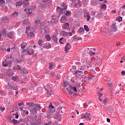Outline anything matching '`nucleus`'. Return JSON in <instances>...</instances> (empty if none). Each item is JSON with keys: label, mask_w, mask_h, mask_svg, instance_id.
<instances>
[{"label": "nucleus", "mask_w": 125, "mask_h": 125, "mask_svg": "<svg viewBox=\"0 0 125 125\" xmlns=\"http://www.w3.org/2000/svg\"><path fill=\"white\" fill-rule=\"evenodd\" d=\"M68 91V93H69L70 94L72 95L73 94V92L72 91V90H67Z\"/></svg>", "instance_id": "56"}, {"label": "nucleus", "mask_w": 125, "mask_h": 125, "mask_svg": "<svg viewBox=\"0 0 125 125\" xmlns=\"http://www.w3.org/2000/svg\"><path fill=\"white\" fill-rule=\"evenodd\" d=\"M87 19V21H89V20H90V19L91 18V17H90V16H87V17H86Z\"/></svg>", "instance_id": "52"}, {"label": "nucleus", "mask_w": 125, "mask_h": 125, "mask_svg": "<svg viewBox=\"0 0 125 125\" xmlns=\"http://www.w3.org/2000/svg\"><path fill=\"white\" fill-rule=\"evenodd\" d=\"M1 21L4 24H5V23H7V22L9 21V20L8 19V18H7V17H2Z\"/></svg>", "instance_id": "11"}, {"label": "nucleus", "mask_w": 125, "mask_h": 125, "mask_svg": "<svg viewBox=\"0 0 125 125\" xmlns=\"http://www.w3.org/2000/svg\"><path fill=\"white\" fill-rule=\"evenodd\" d=\"M52 39L54 41V42H57V41L58 40V39H57V37L55 36H53Z\"/></svg>", "instance_id": "33"}, {"label": "nucleus", "mask_w": 125, "mask_h": 125, "mask_svg": "<svg viewBox=\"0 0 125 125\" xmlns=\"http://www.w3.org/2000/svg\"><path fill=\"white\" fill-rule=\"evenodd\" d=\"M99 100L100 101H102V97H103V94L99 93Z\"/></svg>", "instance_id": "30"}, {"label": "nucleus", "mask_w": 125, "mask_h": 125, "mask_svg": "<svg viewBox=\"0 0 125 125\" xmlns=\"http://www.w3.org/2000/svg\"><path fill=\"white\" fill-rule=\"evenodd\" d=\"M112 30L113 32H117V31L118 30V29L117 28V27H116V23H113L112 25Z\"/></svg>", "instance_id": "16"}, {"label": "nucleus", "mask_w": 125, "mask_h": 125, "mask_svg": "<svg viewBox=\"0 0 125 125\" xmlns=\"http://www.w3.org/2000/svg\"><path fill=\"white\" fill-rule=\"evenodd\" d=\"M125 10V4L123 5V6L120 8V10H119V13L122 12V11L124 12Z\"/></svg>", "instance_id": "26"}, {"label": "nucleus", "mask_w": 125, "mask_h": 125, "mask_svg": "<svg viewBox=\"0 0 125 125\" xmlns=\"http://www.w3.org/2000/svg\"><path fill=\"white\" fill-rule=\"evenodd\" d=\"M42 40H40L38 41V44L39 45H42Z\"/></svg>", "instance_id": "42"}, {"label": "nucleus", "mask_w": 125, "mask_h": 125, "mask_svg": "<svg viewBox=\"0 0 125 125\" xmlns=\"http://www.w3.org/2000/svg\"><path fill=\"white\" fill-rule=\"evenodd\" d=\"M5 110V107L1 108L0 107V111H4Z\"/></svg>", "instance_id": "53"}, {"label": "nucleus", "mask_w": 125, "mask_h": 125, "mask_svg": "<svg viewBox=\"0 0 125 125\" xmlns=\"http://www.w3.org/2000/svg\"><path fill=\"white\" fill-rule=\"evenodd\" d=\"M69 85H70V84H68V83H63V86H65V87H67V86H68V87H69Z\"/></svg>", "instance_id": "51"}, {"label": "nucleus", "mask_w": 125, "mask_h": 125, "mask_svg": "<svg viewBox=\"0 0 125 125\" xmlns=\"http://www.w3.org/2000/svg\"><path fill=\"white\" fill-rule=\"evenodd\" d=\"M83 106H84V108H86V107H87V105L86 104V103L83 104Z\"/></svg>", "instance_id": "63"}, {"label": "nucleus", "mask_w": 125, "mask_h": 125, "mask_svg": "<svg viewBox=\"0 0 125 125\" xmlns=\"http://www.w3.org/2000/svg\"><path fill=\"white\" fill-rule=\"evenodd\" d=\"M108 101V99H106L105 100H103L104 103H106Z\"/></svg>", "instance_id": "62"}, {"label": "nucleus", "mask_w": 125, "mask_h": 125, "mask_svg": "<svg viewBox=\"0 0 125 125\" xmlns=\"http://www.w3.org/2000/svg\"><path fill=\"white\" fill-rule=\"evenodd\" d=\"M83 74V70L81 69L80 70H77L73 72V76H76L77 78H80Z\"/></svg>", "instance_id": "3"}, {"label": "nucleus", "mask_w": 125, "mask_h": 125, "mask_svg": "<svg viewBox=\"0 0 125 125\" xmlns=\"http://www.w3.org/2000/svg\"><path fill=\"white\" fill-rule=\"evenodd\" d=\"M12 79L13 81H16V80H17L16 77H15L14 76L12 77Z\"/></svg>", "instance_id": "55"}, {"label": "nucleus", "mask_w": 125, "mask_h": 125, "mask_svg": "<svg viewBox=\"0 0 125 125\" xmlns=\"http://www.w3.org/2000/svg\"><path fill=\"white\" fill-rule=\"evenodd\" d=\"M45 89L47 90V94L48 96H51V94H52V91H51V87H50V85L48 84L45 86Z\"/></svg>", "instance_id": "4"}, {"label": "nucleus", "mask_w": 125, "mask_h": 125, "mask_svg": "<svg viewBox=\"0 0 125 125\" xmlns=\"http://www.w3.org/2000/svg\"><path fill=\"white\" fill-rule=\"evenodd\" d=\"M62 40H63V38H61L60 39V43L63 44V42H62Z\"/></svg>", "instance_id": "59"}, {"label": "nucleus", "mask_w": 125, "mask_h": 125, "mask_svg": "<svg viewBox=\"0 0 125 125\" xmlns=\"http://www.w3.org/2000/svg\"><path fill=\"white\" fill-rule=\"evenodd\" d=\"M13 116H15V119H18L19 118V114L18 113H16V114H13Z\"/></svg>", "instance_id": "41"}, {"label": "nucleus", "mask_w": 125, "mask_h": 125, "mask_svg": "<svg viewBox=\"0 0 125 125\" xmlns=\"http://www.w3.org/2000/svg\"><path fill=\"white\" fill-rule=\"evenodd\" d=\"M45 38H46L47 41L48 42L50 41V40H51V38H50V36L49 35H47L45 36Z\"/></svg>", "instance_id": "28"}, {"label": "nucleus", "mask_w": 125, "mask_h": 125, "mask_svg": "<svg viewBox=\"0 0 125 125\" xmlns=\"http://www.w3.org/2000/svg\"><path fill=\"white\" fill-rule=\"evenodd\" d=\"M69 86L66 88L67 90H74V91H77V87L76 86L72 87L71 85H68Z\"/></svg>", "instance_id": "9"}, {"label": "nucleus", "mask_w": 125, "mask_h": 125, "mask_svg": "<svg viewBox=\"0 0 125 125\" xmlns=\"http://www.w3.org/2000/svg\"><path fill=\"white\" fill-rule=\"evenodd\" d=\"M81 119L83 120V119H86L85 114H82L81 117Z\"/></svg>", "instance_id": "43"}, {"label": "nucleus", "mask_w": 125, "mask_h": 125, "mask_svg": "<svg viewBox=\"0 0 125 125\" xmlns=\"http://www.w3.org/2000/svg\"><path fill=\"white\" fill-rule=\"evenodd\" d=\"M93 52H91L90 51H88L87 53L90 55V56H95V49H93Z\"/></svg>", "instance_id": "14"}, {"label": "nucleus", "mask_w": 125, "mask_h": 125, "mask_svg": "<svg viewBox=\"0 0 125 125\" xmlns=\"http://www.w3.org/2000/svg\"><path fill=\"white\" fill-rule=\"evenodd\" d=\"M45 47L47 49H48L49 48H51V44H47V45H45Z\"/></svg>", "instance_id": "34"}, {"label": "nucleus", "mask_w": 125, "mask_h": 125, "mask_svg": "<svg viewBox=\"0 0 125 125\" xmlns=\"http://www.w3.org/2000/svg\"><path fill=\"white\" fill-rule=\"evenodd\" d=\"M26 46H27V43H26V42H23L21 44V47L22 48H25V47H26Z\"/></svg>", "instance_id": "32"}, {"label": "nucleus", "mask_w": 125, "mask_h": 125, "mask_svg": "<svg viewBox=\"0 0 125 125\" xmlns=\"http://www.w3.org/2000/svg\"><path fill=\"white\" fill-rule=\"evenodd\" d=\"M40 27L41 28V30H44V29H45V26L42 25V24H40Z\"/></svg>", "instance_id": "44"}, {"label": "nucleus", "mask_w": 125, "mask_h": 125, "mask_svg": "<svg viewBox=\"0 0 125 125\" xmlns=\"http://www.w3.org/2000/svg\"><path fill=\"white\" fill-rule=\"evenodd\" d=\"M117 20L118 21V22H122L123 21V17H119L117 18Z\"/></svg>", "instance_id": "37"}, {"label": "nucleus", "mask_w": 125, "mask_h": 125, "mask_svg": "<svg viewBox=\"0 0 125 125\" xmlns=\"http://www.w3.org/2000/svg\"><path fill=\"white\" fill-rule=\"evenodd\" d=\"M70 48H71V45L70 44V43L68 42L66 44L65 47H64V51L65 53H68V50H69Z\"/></svg>", "instance_id": "7"}, {"label": "nucleus", "mask_w": 125, "mask_h": 125, "mask_svg": "<svg viewBox=\"0 0 125 125\" xmlns=\"http://www.w3.org/2000/svg\"><path fill=\"white\" fill-rule=\"evenodd\" d=\"M89 15V13L88 12H87V11H85L84 12V18H86V17H87Z\"/></svg>", "instance_id": "31"}, {"label": "nucleus", "mask_w": 125, "mask_h": 125, "mask_svg": "<svg viewBox=\"0 0 125 125\" xmlns=\"http://www.w3.org/2000/svg\"><path fill=\"white\" fill-rule=\"evenodd\" d=\"M68 27H70V23H69V22H66L65 24H63V26H62V29H66Z\"/></svg>", "instance_id": "22"}, {"label": "nucleus", "mask_w": 125, "mask_h": 125, "mask_svg": "<svg viewBox=\"0 0 125 125\" xmlns=\"http://www.w3.org/2000/svg\"><path fill=\"white\" fill-rule=\"evenodd\" d=\"M105 82H106V83L107 84V85H108V86H113V82H112V81H111V80H107L105 81Z\"/></svg>", "instance_id": "17"}, {"label": "nucleus", "mask_w": 125, "mask_h": 125, "mask_svg": "<svg viewBox=\"0 0 125 125\" xmlns=\"http://www.w3.org/2000/svg\"><path fill=\"white\" fill-rule=\"evenodd\" d=\"M24 24H26V25H29L30 24V21L27 20H25L23 21Z\"/></svg>", "instance_id": "45"}, {"label": "nucleus", "mask_w": 125, "mask_h": 125, "mask_svg": "<svg viewBox=\"0 0 125 125\" xmlns=\"http://www.w3.org/2000/svg\"><path fill=\"white\" fill-rule=\"evenodd\" d=\"M24 112L25 113L26 115H29V111L26 110H24Z\"/></svg>", "instance_id": "54"}, {"label": "nucleus", "mask_w": 125, "mask_h": 125, "mask_svg": "<svg viewBox=\"0 0 125 125\" xmlns=\"http://www.w3.org/2000/svg\"><path fill=\"white\" fill-rule=\"evenodd\" d=\"M117 46H119V45H121V42H118L116 43Z\"/></svg>", "instance_id": "57"}, {"label": "nucleus", "mask_w": 125, "mask_h": 125, "mask_svg": "<svg viewBox=\"0 0 125 125\" xmlns=\"http://www.w3.org/2000/svg\"><path fill=\"white\" fill-rule=\"evenodd\" d=\"M62 34L63 37H67L68 36V32H65V31H62Z\"/></svg>", "instance_id": "27"}, {"label": "nucleus", "mask_w": 125, "mask_h": 125, "mask_svg": "<svg viewBox=\"0 0 125 125\" xmlns=\"http://www.w3.org/2000/svg\"><path fill=\"white\" fill-rule=\"evenodd\" d=\"M24 11L25 12H26V13H27V14H31L32 13V9H29V8H25L24 9Z\"/></svg>", "instance_id": "19"}, {"label": "nucleus", "mask_w": 125, "mask_h": 125, "mask_svg": "<svg viewBox=\"0 0 125 125\" xmlns=\"http://www.w3.org/2000/svg\"><path fill=\"white\" fill-rule=\"evenodd\" d=\"M49 109L51 113H55V109H54V106H52V104H50L49 105Z\"/></svg>", "instance_id": "8"}, {"label": "nucleus", "mask_w": 125, "mask_h": 125, "mask_svg": "<svg viewBox=\"0 0 125 125\" xmlns=\"http://www.w3.org/2000/svg\"><path fill=\"white\" fill-rule=\"evenodd\" d=\"M121 74H122V75H123V76H125V71H122Z\"/></svg>", "instance_id": "61"}, {"label": "nucleus", "mask_w": 125, "mask_h": 125, "mask_svg": "<svg viewBox=\"0 0 125 125\" xmlns=\"http://www.w3.org/2000/svg\"><path fill=\"white\" fill-rule=\"evenodd\" d=\"M29 3L28 0H19L17 1L16 6H21V5H23V4L24 6H28Z\"/></svg>", "instance_id": "2"}, {"label": "nucleus", "mask_w": 125, "mask_h": 125, "mask_svg": "<svg viewBox=\"0 0 125 125\" xmlns=\"http://www.w3.org/2000/svg\"><path fill=\"white\" fill-rule=\"evenodd\" d=\"M51 76L52 78H55V73H54V72H52L51 73Z\"/></svg>", "instance_id": "48"}, {"label": "nucleus", "mask_w": 125, "mask_h": 125, "mask_svg": "<svg viewBox=\"0 0 125 125\" xmlns=\"http://www.w3.org/2000/svg\"><path fill=\"white\" fill-rule=\"evenodd\" d=\"M73 39L75 41H77V40H78L79 37H78V36L75 35L73 37Z\"/></svg>", "instance_id": "46"}, {"label": "nucleus", "mask_w": 125, "mask_h": 125, "mask_svg": "<svg viewBox=\"0 0 125 125\" xmlns=\"http://www.w3.org/2000/svg\"><path fill=\"white\" fill-rule=\"evenodd\" d=\"M12 123L14 125H16V124H18V121L16 119H13Z\"/></svg>", "instance_id": "36"}, {"label": "nucleus", "mask_w": 125, "mask_h": 125, "mask_svg": "<svg viewBox=\"0 0 125 125\" xmlns=\"http://www.w3.org/2000/svg\"><path fill=\"white\" fill-rule=\"evenodd\" d=\"M21 73H23V74H28V71L25 69H21Z\"/></svg>", "instance_id": "39"}, {"label": "nucleus", "mask_w": 125, "mask_h": 125, "mask_svg": "<svg viewBox=\"0 0 125 125\" xmlns=\"http://www.w3.org/2000/svg\"><path fill=\"white\" fill-rule=\"evenodd\" d=\"M50 66L49 67V69H50L51 68H53V63H50Z\"/></svg>", "instance_id": "49"}, {"label": "nucleus", "mask_w": 125, "mask_h": 125, "mask_svg": "<svg viewBox=\"0 0 125 125\" xmlns=\"http://www.w3.org/2000/svg\"><path fill=\"white\" fill-rule=\"evenodd\" d=\"M61 5L62 6V7H63V8H62L60 7H57V10L58 12L60 13V14H64L66 16L70 17L71 15V11H69V10L66 11V9H67V7L68 6V5H67V4L64 2H62L61 3Z\"/></svg>", "instance_id": "1"}, {"label": "nucleus", "mask_w": 125, "mask_h": 125, "mask_svg": "<svg viewBox=\"0 0 125 125\" xmlns=\"http://www.w3.org/2000/svg\"><path fill=\"white\" fill-rule=\"evenodd\" d=\"M67 21V17L66 16L63 15L61 17V23H65Z\"/></svg>", "instance_id": "13"}, {"label": "nucleus", "mask_w": 125, "mask_h": 125, "mask_svg": "<svg viewBox=\"0 0 125 125\" xmlns=\"http://www.w3.org/2000/svg\"><path fill=\"white\" fill-rule=\"evenodd\" d=\"M13 70H21V67L19 65H16L13 67Z\"/></svg>", "instance_id": "21"}, {"label": "nucleus", "mask_w": 125, "mask_h": 125, "mask_svg": "<svg viewBox=\"0 0 125 125\" xmlns=\"http://www.w3.org/2000/svg\"><path fill=\"white\" fill-rule=\"evenodd\" d=\"M91 3L93 5H94V4H98V2H97V1L96 0H93L91 2Z\"/></svg>", "instance_id": "40"}, {"label": "nucleus", "mask_w": 125, "mask_h": 125, "mask_svg": "<svg viewBox=\"0 0 125 125\" xmlns=\"http://www.w3.org/2000/svg\"><path fill=\"white\" fill-rule=\"evenodd\" d=\"M8 88H12V89L13 90H16V89H17V86L13 87V86H12L11 85L8 86Z\"/></svg>", "instance_id": "29"}, {"label": "nucleus", "mask_w": 125, "mask_h": 125, "mask_svg": "<svg viewBox=\"0 0 125 125\" xmlns=\"http://www.w3.org/2000/svg\"><path fill=\"white\" fill-rule=\"evenodd\" d=\"M27 53L28 54V55L30 56L32 55V54L31 53V52L30 51H27Z\"/></svg>", "instance_id": "58"}, {"label": "nucleus", "mask_w": 125, "mask_h": 125, "mask_svg": "<svg viewBox=\"0 0 125 125\" xmlns=\"http://www.w3.org/2000/svg\"><path fill=\"white\" fill-rule=\"evenodd\" d=\"M68 36H70V37L73 36V33L72 32H69L68 34Z\"/></svg>", "instance_id": "60"}, {"label": "nucleus", "mask_w": 125, "mask_h": 125, "mask_svg": "<svg viewBox=\"0 0 125 125\" xmlns=\"http://www.w3.org/2000/svg\"><path fill=\"white\" fill-rule=\"evenodd\" d=\"M29 110H30V112L32 113V114H37V107H36L35 106L29 108Z\"/></svg>", "instance_id": "10"}, {"label": "nucleus", "mask_w": 125, "mask_h": 125, "mask_svg": "<svg viewBox=\"0 0 125 125\" xmlns=\"http://www.w3.org/2000/svg\"><path fill=\"white\" fill-rule=\"evenodd\" d=\"M26 105L31 107V108H33L36 106V104L34 103L33 102H27L26 103Z\"/></svg>", "instance_id": "12"}, {"label": "nucleus", "mask_w": 125, "mask_h": 125, "mask_svg": "<svg viewBox=\"0 0 125 125\" xmlns=\"http://www.w3.org/2000/svg\"><path fill=\"white\" fill-rule=\"evenodd\" d=\"M101 8L103 10H106V8H107V5L105 4H102L101 5Z\"/></svg>", "instance_id": "20"}, {"label": "nucleus", "mask_w": 125, "mask_h": 125, "mask_svg": "<svg viewBox=\"0 0 125 125\" xmlns=\"http://www.w3.org/2000/svg\"><path fill=\"white\" fill-rule=\"evenodd\" d=\"M5 61L2 62V65L4 67H7L8 66L9 62L6 61V58H4Z\"/></svg>", "instance_id": "15"}, {"label": "nucleus", "mask_w": 125, "mask_h": 125, "mask_svg": "<svg viewBox=\"0 0 125 125\" xmlns=\"http://www.w3.org/2000/svg\"><path fill=\"white\" fill-rule=\"evenodd\" d=\"M82 2H81V1H79L78 3L76 4V5H80V6H82Z\"/></svg>", "instance_id": "47"}, {"label": "nucleus", "mask_w": 125, "mask_h": 125, "mask_svg": "<svg viewBox=\"0 0 125 125\" xmlns=\"http://www.w3.org/2000/svg\"><path fill=\"white\" fill-rule=\"evenodd\" d=\"M5 1L4 0H0V3H4Z\"/></svg>", "instance_id": "64"}, {"label": "nucleus", "mask_w": 125, "mask_h": 125, "mask_svg": "<svg viewBox=\"0 0 125 125\" xmlns=\"http://www.w3.org/2000/svg\"><path fill=\"white\" fill-rule=\"evenodd\" d=\"M59 17H60V15L59 17H57L56 16H53L52 20L48 21L49 23L50 24H52L53 23H56V21H55V20H57V19H58Z\"/></svg>", "instance_id": "6"}, {"label": "nucleus", "mask_w": 125, "mask_h": 125, "mask_svg": "<svg viewBox=\"0 0 125 125\" xmlns=\"http://www.w3.org/2000/svg\"><path fill=\"white\" fill-rule=\"evenodd\" d=\"M34 107H36V108H38V109H40L41 108V105L38 104H36L35 106Z\"/></svg>", "instance_id": "50"}, {"label": "nucleus", "mask_w": 125, "mask_h": 125, "mask_svg": "<svg viewBox=\"0 0 125 125\" xmlns=\"http://www.w3.org/2000/svg\"><path fill=\"white\" fill-rule=\"evenodd\" d=\"M84 32V29L83 27H80V29L78 31V33H79L80 34H82V33H83Z\"/></svg>", "instance_id": "23"}, {"label": "nucleus", "mask_w": 125, "mask_h": 125, "mask_svg": "<svg viewBox=\"0 0 125 125\" xmlns=\"http://www.w3.org/2000/svg\"><path fill=\"white\" fill-rule=\"evenodd\" d=\"M12 17L14 18V17H17L18 16V12H14V13L11 14Z\"/></svg>", "instance_id": "25"}, {"label": "nucleus", "mask_w": 125, "mask_h": 125, "mask_svg": "<svg viewBox=\"0 0 125 125\" xmlns=\"http://www.w3.org/2000/svg\"><path fill=\"white\" fill-rule=\"evenodd\" d=\"M85 115L86 116V120H90V117L91 116V115H90V113L88 112L85 113Z\"/></svg>", "instance_id": "18"}, {"label": "nucleus", "mask_w": 125, "mask_h": 125, "mask_svg": "<svg viewBox=\"0 0 125 125\" xmlns=\"http://www.w3.org/2000/svg\"><path fill=\"white\" fill-rule=\"evenodd\" d=\"M32 30H33V28H32V27L30 26L27 27L26 33H28V31H32Z\"/></svg>", "instance_id": "35"}, {"label": "nucleus", "mask_w": 125, "mask_h": 125, "mask_svg": "<svg viewBox=\"0 0 125 125\" xmlns=\"http://www.w3.org/2000/svg\"><path fill=\"white\" fill-rule=\"evenodd\" d=\"M84 30H85V31H86V32H88L89 31V28H88V26L87 25H84Z\"/></svg>", "instance_id": "38"}, {"label": "nucleus", "mask_w": 125, "mask_h": 125, "mask_svg": "<svg viewBox=\"0 0 125 125\" xmlns=\"http://www.w3.org/2000/svg\"><path fill=\"white\" fill-rule=\"evenodd\" d=\"M6 36H7V32L6 30L1 31L0 33V41H2V38H1V37H6Z\"/></svg>", "instance_id": "5"}, {"label": "nucleus", "mask_w": 125, "mask_h": 125, "mask_svg": "<svg viewBox=\"0 0 125 125\" xmlns=\"http://www.w3.org/2000/svg\"><path fill=\"white\" fill-rule=\"evenodd\" d=\"M28 38H33V37H35V34L33 32H30L27 35Z\"/></svg>", "instance_id": "24"}]
</instances>
